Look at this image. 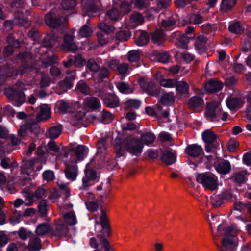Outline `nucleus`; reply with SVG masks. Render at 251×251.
I'll return each mask as SVG.
<instances>
[{"label":"nucleus","mask_w":251,"mask_h":251,"mask_svg":"<svg viewBox=\"0 0 251 251\" xmlns=\"http://www.w3.org/2000/svg\"><path fill=\"white\" fill-rule=\"evenodd\" d=\"M176 79H163L160 81V85L166 88H173L176 85Z\"/></svg>","instance_id":"6e6d98bb"},{"label":"nucleus","mask_w":251,"mask_h":251,"mask_svg":"<svg viewBox=\"0 0 251 251\" xmlns=\"http://www.w3.org/2000/svg\"><path fill=\"white\" fill-rule=\"evenodd\" d=\"M7 97L14 102V105L17 107L23 104L26 100L25 95L21 91H16L12 89H7L5 91Z\"/></svg>","instance_id":"9b49d317"},{"label":"nucleus","mask_w":251,"mask_h":251,"mask_svg":"<svg viewBox=\"0 0 251 251\" xmlns=\"http://www.w3.org/2000/svg\"><path fill=\"white\" fill-rule=\"evenodd\" d=\"M176 95L178 98H182L183 97H188L189 94V85L187 82L184 81H176Z\"/></svg>","instance_id":"a211bd4d"},{"label":"nucleus","mask_w":251,"mask_h":251,"mask_svg":"<svg viewBox=\"0 0 251 251\" xmlns=\"http://www.w3.org/2000/svg\"><path fill=\"white\" fill-rule=\"evenodd\" d=\"M203 99L199 96H194L190 98L187 102L189 108L194 111H199V109L203 104Z\"/></svg>","instance_id":"412c9836"},{"label":"nucleus","mask_w":251,"mask_h":251,"mask_svg":"<svg viewBox=\"0 0 251 251\" xmlns=\"http://www.w3.org/2000/svg\"><path fill=\"white\" fill-rule=\"evenodd\" d=\"M215 169L219 173L226 175L231 170L230 162L227 160H223L218 163L215 166Z\"/></svg>","instance_id":"a878e982"},{"label":"nucleus","mask_w":251,"mask_h":251,"mask_svg":"<svg viewBox=\"0 0 251 251\" xmlns=\"http://www.w3.org/2000/svg\"><path fill=\"white\" fill-rule=\"evenodd\" d=\"M7 42L10 46H13L14 48H18L21 46L23 42H21L16 39L12 34L9 35L7 37Z\"/></svg>","instance_id":"680f3d73"},{"label":"nucleus","mask_w":251,"mask_h":251,"mask_svg":"<svg viewBox=\"0 0 251 251\" xmlns=\"http://www.w3.org/2000/svg\"><path fill=\"white\" fill-rule=\"evenodd\" d=\"M160 160L167 165L173 164L176 161L175 152L168 150L164 151L160 157Z\"/></svg>","instance_id":"5701e85b"},{"label":"nucleus","mask_w":251,"mask_h":251,"mask_svg":"<svg viewBox=\"0 0 251 251\" xmlns=\"http://www.w3.org/2000/svg\"><path fill=\"white\" fill-rule=\"evenodd\" d=\"M116 71H117L118 74L121 76L122 79H123L129 72V65L126 63H120Z\"/></svg>","instance_id":"c03bdc74"},{"label":"nucleus","mask_w":251,"mask_h":251,"mask_svg":"<svg viewBox=\"0 0 251 251\" xmlns=\"http://www.w3.org/2000/svg\"><path fill=\"white\" fill-rule=\"evenodd\" d=\"M75 36L72 34H66L63 37L62 48L66 51L75 52L77 50V46L74 42Z\"/></svg>","instance_id":"4468645a"},{"label":"nucleus","mask_w":251,"mask_h":251,"mask_svg":"<svg viewBox=\"0 0 251 251\" xmlns=\"http://www.w3.org/2000/svg\"><path fill=\"white\" fill-rule=\"evenodd\" d=\"M106 16L112 22H116L122 18L120 11L115 7H112L108 10L106 13Z\"/></svg>","instance_id":"2f4dec72"},{"label":"nucleus","mask_w":251,"mask_h":251,"mask_svg":"<svg viewBox=\"0 0 251 251\" xmlns=\"http://www.w3.org/2000/svg\"><path fill=\"white\" fill-rule=\"evenodd\" d=\"M227 107L232 110H237L241 108L244 101L240 98H229L226 100Z\"/></svg>","instance_id":"4be33fe9"},{"label":"nucleus","mask_w":251,"mask_h":251,"mask_svg":"<svg viewBox=\"0 0 251 251\" xmlns=\"http://www.w3.org/2000/svg\"><path fill=\"white\" fill-rule=\"evenodd\" d=\"M77 163L66 160L65 162L64 173L66 177L71 181H75L78 173Z\"/></svg>","instance_id":"ddd939ff"},{"label":"nucleus","mask_w":251,"mask_h":251,"mask_svg":"<svg viewBox=\"0 0 251 251\" xmlns=\"http://www.w3.org/2000/svg\"><path fill=\"white\" fill-rule=\"evenodd\" d=\"M58 109L60 113L64 114L67 112H73L74 109V107L73 104L72 103L61 101L58 104Z\"/></svg>","instance_id":"e433bc0d"},{"label":"nucleus","mask_w":251,"mask_h":251,"mask_svg":"<svg viewBox=\"0 0 251 251\" xmlns=\"http://www.w3.org/2000/svg\"><path fill=\"white\" fill-rule=\"evenodd\" d=\"M125 146L126 150L132 154L139 156L143 148V145L141 141L131 136L127 138L125 141Z\"/></svg>","instance_id":"1a4fd4ad"},{"label":"nucleus","mask_w":251,"mask_h":251,"mask_svg":"<svg viewBox=\"0 0 251 251\" xmlns=\"http://www.w3.org/2000/svg\"><path fill=\"white\" fill-rule=\"evenodd\" d=\"M103 104L109 108H115L119 106L120 100L118 97L113 93H107L103 98Z\"/></svg>","instance_id":"dca6fc26"},{"label":"nucleus","mask_w":251,"mask_h":251,"mask_svg":"<svg viewBox=\"0 0 251 251\" xmlns=\"http://www.w3.org/2000/svg\"><path fill=\"white\" fill-rule=\"evenodd\" d=\"M97 36L99 44L101 46L105 45L109 42V38L108 33L102 32L97 33Z\"/></svg>","instance_id":"8fccbe9b"},{"label":"nucleus","mask_w":251,"mask_h":251,"mask_svg":"<svg viewBox=\"0 0 251 251\" xmlns=\"http://www.w3.org/2000/svg\"><path fill=\"white\" fill-rule=\"evenodd\" d=\"M51 83L50 77L44 74L41 76V80L40 81V86L41 88H45L48 87Z\"/></svg>","instance_id":"338daca9"},{"label":"nucleus","mask_w":251,"mask_h":251,"mask_svg":"<svg viewBox=\"0 0 251 251\" xmlns=\"http://www.w3.org/2000/svg\"><path fill=\"white\" fill-rule=\"evenodd\" d=\"M141 89L150 95L156 96L159 95L160 91L154 82L141 78L138 81Z\"/></svg>","instance_id":"9d476101"},{"label":"nucleus","mask_w":251,"mask_h":251,"mask_svg":"<svg viewBox=\"0 0 251 251\" xmlns=\"http://www.w3.org/2000/svg\"><path fill=\"white\" fill-rule=\"evenodd\" d=\"M38 162V159L36 158L25 161L21 167V173L24 174H29L30 171L34 170V166Z\"/></svg>","instance_id":"cd10ccee"},{"label":"nucleus","mask_w":251,"mask_h":251,"mask_svg":"<svg viewBox=\"0 0 251 251\" xmlns=\"http://www.w3.org/2000/svg\"><path fill=\"white\" fill-rule=\"evenodd\" d=\"M28 247L30 250L39 251L41 248L40 239L36 237L31 238Z\"/></svg>","instance_id":"79ce46f5"},{"label":"nucleus","mask_w":251,"mask_h":251,"mask_svg":"<svg viewBox=\"0 0 251 251\" xmlns=\"http://www.w3.org/2000/svg\"><path fill=\"white\" fill-rule=\"evenodd\" d=\"M190 40V37H188L185 34H181L180 33V36L176 45L182 48H187V44Z\"/></svg>","instance_id":"49530a36"},{"label":"nucleus","mask_w":251,"mask_h":251,"mask_svg":"<svg viewBox=\"0 0 251 251\" xmlns=\"http://www.w3.org/2000/svg\"><path fill=\"white\" fill-rule=\"evenodd\" d=\"M196 179L197 182L201 184L203 187L210 190L216 189L218 185L217 177L209 172L198 175Z\"/></svg>","instance_id":"423d86ee"},{"label":"nucleus","mask_w":251,"mask_h":251,"mask_svg":"<svg viewBox=\"0 0 251 251\" xmlns=\"http://www.w3.org/2000/svg\"><path fill=\"white\" fill-rule=\"evenodd\" d=\"M18 57L21 60L22 65L15 68L12 73L7 74V76L11 77L13 75L16 76L18 75H23L28 72L35 70L36 72L39 69L36 66V61L33 57L32 53L30 52L25 51L20 52L18 55Z\"/></svg>","instance_id":"f03ea898"},{"label":"nucleus","mask_w":251,"mask_h":251,"mask_svg":"<svg viewBox=\"0 0 251 251\" xmlns=\"http://www.w3.org/2000/svg\"><path fill=\"white\" fill-rule=\"evenodd\" d=\"M38 209L40 213L44 216L47 212V202L45 199H42L38 205Z\"/></svg>","instance_id":"69168bd1"},{"label":"nucleus","mask_w":251,"mask_h":251,"mask_svg":"<svg viewBox=\"0 0 251 251\" xmlns=\"http://www.w3.org/2000/svg\"><path fill=\"white\" fill-rule=\"evenodd\" d=\"M166 35L161 29H157L151 34V41L157 45H162L165 40Z\"/></svg>","instance_id":"393cba45"},{"label":"nucleus","mask_w":251,"mask_h":251,"mask_svg":"<svg viewBox=\"0 0 251 251\" xmlns=\"http://www.w3.org/2000/svg\"><path fill=\"white\" fill-rule=\"evenodd\" d=\"M131 2L129 3L127 1H123L120 5V13L121 15H126L129 13L132 9Z\"/></svg>","instance_id":"09e8293b"},{"label":"nucleus","mask_w":251,"mask_h":251,"mask_svg":"<svg viewBox=\"0 0 251 251\" xmlns=\"http://www.w3.org/2000/svg\"><path fill=\"white\" fill-rule=\"evenodd\" d=\"M141 140L146 145L152 143L155 139V135L151 132H147L141 135Z\"/></svg>","instance_id":"de8ad7c7"},{"label":"nucleus","mask_w":251,"mask_h":251,"mask_svg":"<svg viewBox=\"0 0 251 251\" xmlns=\"http://www.w3.org/2000/svg\"><path fill=\"white\" fill-rule=\"evenodd\" d=\"M207 41V39L204 35L198 36L195 42L196 49L198 50H203L205 49Z\"/></svg>","instance_id":"58836bf2"},{"label":"nucleus","mask_w":251,"mask_h":251,"mask_svg":"<svg viewBox=\"0 0 251 251\" xmlns=\"http://www.w3.org/2000/svg\"><path fill=\"white\" fill-rule=\"evenodd\" d=\"M85 177L89 180H94L97 178L96 172L93 169H88L87 167L85 170Z\"/></svg>","instance_id":"774afa93"},{"label":"nucleus","mask_w":251,"mask_h":251,"mask_svg":"<svg viewBox=\"0 0 251 251\" xmlns=\"http://www.w3.org/2000/svg\"><path fill=\"white\" fill-rule=\"evenodd\" d=\"M92 33V29L86 25L82 26L79 31V35L81 37H89Z\"/></svg>","instance_id":"bf43d9fd"},{"label":"nucleus","mask_w":251,"mask_h":251,"mask_svg":"<svg viewBox=\"0 0 251 251\" xmlns=\"http://www.w3.org/2000/svg\"><path fill=\"white\" fill-rule=\"evenodd\" d=\"M61 5L64 10H69L74 8L76 3L75 0H62Z\"/></svg>","instance_id":"4d7b16f0"},{"label":"nucleus","mask_w":251,"mask_h":251,"mask_svg":"<svg viewBox=\"0 0 251 251\" xmlns=\"http://www.w3.org/2000/svg\"><path fill=\"white\" fill-rule=\"evenodd\" d=\"M123 134H126V131H132L135 130L137 128V125L132 122L128 121L127 123H124L121 126Z\"/></svg>","instance_id":"864d4df0"},{"label":"nucleus","mask_w":251,"mask_h":251,"mask_svg":"<svg viewBox=\"0 0 251 251\" xmlns=\"http://www.w3.org/2000/svg\"><path fill=\"white\" fill-rule=\"evenodd\" d=\"M131 3L139 10L147 9L150 4L149 0H131Z\"/></svg>","instance_id":"ea45409f"},{"label":"nucleus","mask_w":251,"mask_h":251,"mask_svg":"<svg viewBox=\"0 0 251 251\" xmlns=\"http://www.w3.org/2000/svg\"><path fill=\"white\" fill-rule=\"evenodd\" d=\"M44 21L48 26L53 28H57L61 26L64 27L68 23V19L60 16L56 8L52 9L45 15Z\"/></svg>","instance_id":"7ed1b4c3"},{"label":"nucleus","mask_w":251,"mask_h":251,"mask_svg":"<svg viewBox=\"0 0 251 251\" xmlns=\"http://www.w3.org/2000/svg\"><path fill=\"white\" fill-rule=\"evenodd\" d=\"M50 117V111L46 106L43 105L40 107V114L37 116V120L38 122L47 120Z\"/></svg>","instance_id":"f704fd0d"},{"label":"nucleus","mask_w":251,"mask_h":251,"mask_svg":"<svg viewBox=\"0 0 251 251\" xmlns=\"http://www.w3.org/2000/svg\"><path fill=\"white\" fill-rule=\"evenodd\" d=\"M202 31L206 34H209L213 31H216L217 26L216 24H206L201 26Z\"/></svg>","instance_id":"13d9d810"},{"label":"nucleus","mask_w":251,"mask_h":251,"mask_svg":"<svg viewBox=\"0 0 251 251\" xmlns=\"http://www.w3.org/2000/svg\"><path fill=\"white\" fill-rule=\"evenodd\" d=\"M185 153L192 158H198L204 154L202 148L196 144L188 145L185 149Z\"/></svg>","instance_id":"2eb2a0df"},{"label":"nucleus","mask_w":251,"mask_h":251,"mask_svg":"<svg viewBox=\"0 0 251 251\" xmlns=\"http://www.w3.org/2000/svg\"><path fill=\"white\" fill-rule=\"evenodd\" d=\"M209 226L215 244L220 251H226L235 245V239L239 229L234 224L228 225L226 221L218 223L217 221H210Z\"/></svg>","instance_id":"f257e3e1"},{"label":"nucleus","mask_w":251,"mask_h":251,"mask_svg":"<svg viewBox=\"0 0 251 251\" xmlns=\"http://www.w3.org/2000/svg\"><path fill=\"white\" fill-rule=\"evenodd\" d=\"M87 152V149L84 145H78L77 147L69 146L68 151L64 154V157L67 160L75 163L83 160Z\"/></svg>","instance_id":"20e7f679"},{"label":"nucleus","mask_w":251,"mask_h":251,"mask_svg":"<svg viewBox=\"0 0 251 251\" xmlns=\"http://www.w3.org/2000/svg\"><path fill=\"white\" fill-rule=\"evenodd\" d=\"M28 132L37 135L43 133V130L36 122L30 120L20 126L18 134L19 137H24L27 135Z\"/></svg>","instance_id":"0eeeda50"},{"label":"nucleus","mask_w":251,"mask_h":251,"mask_svg":"<svg viewBox=\"0 0 251 251\" xmlns=\"http://www.w3.org/2000/svg\"><path fill=\"white\" fill-rule=\"evenodd\" d=\"M50 229V226L47 224L39 225L36 228V232L38 235H43L48 233Z\"/></svg>","instance_id":"3c124183"},{"label":"nucleus","mask_w":251,"mask_h":251,"mask_svg":"<svg viewBox=\"0 0 251 251\" xmlns=\"http://www.w3.org/2000/svg\"><path fill=\"white\" fill-rule=\"evenodd\" d=\"M131 36V32L128 30H121L117 32L115 35L116 40L120 42L127 41Z\"/></svg>","instance_id":"a19ab883"},{"label":"nucleus","mask_w":251,"mask_h":251,"mask_svg":"<svg viewBox=\"0 0 251 251\" xmlns=\"http://www.w3.org/2000/svg\"><path fill=\"white\" fill-rule=\"evenodd\" d=\"M87 67L93 72H97L100 69V66L93 59H89L87 62Z\"/></svg>","instance_id":"e2e57ef3"},{"label":"nucleus","mask_w":251,"mask_h":251,"mask_svg":"<svg viewBox=\"0 0 251 251\" xmlns=\"http://www.w3.org/2000/svg\"><path fill=\"white\" fill-rule=\"evenodd\" d=\"M76 89L84 95H89L90 92V89L89 86L85 82L80 81L76 86Z\"/></svg>","instance_id":"603ef678"},{"label":"nucleus","mask_w":251,"mask_h":251,"mask_svg":"<svg viewBox=\"0 0 251 251\" xmlns=\"http://www.w3.org/2000/svg\"><path fill=\"white\" fill-rule=\"evenodd\" d=\"M229 32L237 35H241L244 32V27L241 25L240 22L233 21L229 24L228 28Z\"/></svg>","instance_id":"bb28decb"},{"label":"nucleus","mask_w":251,"mask_h":251,"mask_svg":"<svg viewBox=\"0 0 251 251\" xmlns=\"http://www.w3.org/2000/svg\"><path fill=\"white\" fill-rule=\"evenodd\" d=\"M76 223V221H59L52 227L53 233L56 236H65L69 230L68 225L72 226Z\"/></svg>","instance_id":"f8f14e48"},{"label":"nucleus","mask_w":251,"mask_h":251,"mask_svg":"<svg viewBox=\"0 0 251 251\" xmlns=\"http://www.w3.org/2000/svg\"><path fill=\"white\" fill-rule=\"evenodd\" d=\"M176 21L173 18L163 20L161 23V27L166 30H172L176 25Z\"/></svg>","instance_id":"a18cd8bd"},{"label":"nucleus","mask_w":251,"mask_h":251,"mask_svg":"<svg viewBox=\"0 0 251 251\" xmlns=\"http://www.w3.org/2000/svg\"><path fill=\"white\" fill-rule=\"evenodd\" d=\"M130 23L134 26L142 25L144 22V18L139 12H133L130 15Z\"/></svg>","instance_id":"473e14b6"},{"label":"nucleus","mask_w":251,"mask_h":251,"mask_svg":"<svg viewBox=\"0 0 251 251\" xmlns=\"http://www.w3.org/2000/svg\"><path fill=\"white\" fill-rule=\"evenodd\" d=\"M202 137L206 144L205 148L206 152H214L219 143L217 142V135L211 129L206 130L202 133Z\"/></svg>","instance_id":"6e6552de"},{"label":"nucleus","mask_w":251,"mask_h":251,"mask_svg":"<svg viewBox=\"0 0 251 251\" xmlns=\"http://www.w3.org/2000/svg\"><path fill=\"white\" fill-rule=\"evenodd\" d=\"M222 114V109L218 102L213 101L207 103L204 111V117L211 122H219Z\"/></svg>","instance_id":"39448f33"},{"label":"nucleus","mask_w":251,"mask_h":251,"mask_svg":"<svg viewBox=\"0 0 251 251\" xmlns=\"http://www.w3.org/2000/svg\"><path fill=\"white\" fill-rule=\"evenodd\" d=\"M112 114L106 110H103L101 112V121L104 124L110 123L113 120Z\"/></svg>","instance_id":"5fc2aeb1"},{"label":"nucleus","mask_w":251,"mask_h":251,"mask_svg":"<svg viewBox=\"0 0 251 251\" xmlns=\"http://www.w3.org/2000/svg\"><path fill=\"white\" fill-rule=\"evenodd\" d=\"M126 108H134L137 109L141 105V102L138 100L130 99L125 102Z\"/></svg>","instance_id":"052dcab7"},{"label":"nucleus","mask_w":251,"mask_h":251,"mask_svg":"<svg viewBox=\"0 0 251 251\" xmlns=\"http://www.w3.org/2000/svg\"><path fill=\"white\" fill-rule=\"evenodd\" d=\"M22 193L24 195V202L25 205L31 206L36 201L33 193L29 191L28 189H24L22 191Z\"/></svg>","instance_id":"7c9ffc66"},{"label":"nucleus","mask_w":251,"mask_h":251,"mask_svg":"<svg viewBox=\"0 0 251 251\" xmlns=\"http://www.w3.org/2000/svg\"><path fill=\"white\" fill-rule=\"evenodd\" d=\"M127 56L130 62L137 63L140 59L141 53L138 50H132L128 52Z\"/></svg>","instance_id":"37998d69"},{"label":"nucleus","mask_w":251,"mask_h":251,"mask_svg":"<svg viewBox=\"0 0 251 251\" xmlns=\"http://www.w3.org/2000/svg\"><path fill=\"white\" fill-rule=\"evenodd\" d=\"M204 87L206 91L207 92L214 93L222 89L223 84L222 82L220 80L211 79L205 83Z\"/></svg>","instance_id":"f3484780"},{"label":"nucleus","mask_w":251,"mask_h":251,"mask_svg":"<svg viewBox=\"0 0 251 251\" xmlns=\"http://www.w3.org/2000/svg\"><path fill=\"white\" fill-rule=\"evenodd\" d=\"M62 127L61 126H55L50 127L47 131V136L51 139L57 138L61 134Z\"/></svg>","instance_id":"c9c22d12"},{"label":"nucleus","mask_w":251,"mask_h":251,"mask_svg":"<svg viewBox=\"0 0 251 251\" xmlns=\"http://www.w3.org/2000/svg\"><path fill=\"white\" fill-rule=\"evenodd\" d=\"M83 104L85 107L95 110L101 107L100 100L95 97H87L84 99Z\"/></svg>","instance_id":"aec40b11"},{"label":"nucleus","mask_w":251,"mask_h":251,"mask_svg":"<svg viewBox=\"0 0 251 251\" xmlns=\"http://www.w3.org/2000/svg\"><path fill=\"white\" fill-rule=\"evenodd\" d=\"M115 84L116 88L121 93L129 94L133 92V88L128 83L126 82H117Z\"/></svg>","instance_id":"c756f323"},{"label":"nucleus","mask_w":251,"mask_h":251,"mask_svg":"<svg viewBox=\"0 0 251 251\" xmlns=\"http://www.w3.org/2000/svg\"><path fill=\"white\" fill-rule=\"evenodd\" d=\"M175 100V97L174 93L169 92L166 93L161 96L160 102L163 105H171L174 104Z\"/></svg>","instance_id":"72a5a7b5"},{"label":"nucleus","mask_w":251,"mask_h":251,"mask_svg":"<svg viewBox=\"0 0 251 251\" xmlns=\"http://www.w3.org/2000/svg\"><path fill=\"white\" fill-rule=\"evenodd\" d=\"M237 0H223L220 6V10L226 12L231 10L235 5Z\"/></svg>","instance_id":"4c0bfd02"},{"label":"nucleus","mask_w":251,"mask_h":251,"mask_svg":"<svg viewBox=\"0 0 251 251\" xmlns=\"http://www.w3.org/2000/svg\"><path fill=\"white\" fill-rule=\"evenodd\" d=\"M149 41V35L148 33L145 31H142L139 32V34H136L135 38V42L138 46H144L147 45Z\"/></svg>","instance_id":"c85d7f7f"},{"label":"nucleus","mask_w":251,"mask_h":251,"mask_svg":"<svg viewBox=\"0 0 251 251\" xmlns=\"http://www.w3.org/2000/svg\"><path fill=\"white\" fill-rule=\"evenodd\" d=\"M249 173L246 170L234 173L231 179L235 183L241 184L246 182Z\"/></svg>","instance_id":"b1692460"},{"label":"nucleus","mask_w":251,"mask_h":251,"mask_svg":"<svg viewBox=\"0 0 251 251\" xmlns=\"http://www.w3.org/2000/svg\"><path fill=\"white\" fill-rule=\"evenodd\" d=\"M46 190L43 186L38 187L33 193L36 200L42 199L45 195Z\"/></svg>","instance_id":"0e129e2a"},{"label":"nucleus","mask_w":251,"mask_h":251,"mask_svg":"<svg viewBox=\"0 0 251 251\" xmlns=\"http://www.w3.org/2000/svg\"><path fill=\"white\" fill-rule=\"evenodd\" d=\"M14 23L19 26L29 28L31 25V21L28 18L25 17L22 12L17 11L15 13Z\"/></svg>","instance_id":"6ab92c4d"}]
</instances>
